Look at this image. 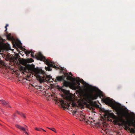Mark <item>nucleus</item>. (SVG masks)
I'll list each match as a JSON object with an SVG mask.
<instances>
[{"label": "nucleus", "instance_id": "e433bc0d", "mask_svg": "<svg viewBox=\"0 0 135 135\" xmlns=\"http://www.w3.org/2000/svg\"><path fill=\"white\" fill-rule=\"evenodd\" d=\"M42 130H43L44 131H45V132H46V131H45V130H44V129H42Z\"/></svg>", "mask_w": 135, "mask_h": 135}, {"label": "nucleus", "instance_id": "f257e3e1", "mask_svg": "<svg viewBox=\"0 0 135 135\" xmlns=\"http://www.w3.org/2000/svg\"><path fill=\"white\" fill-rule=\"evenodd\" d=\"M82 84L84 85L85 93L83 96L76 103L73 102L71 104L72 107L84 109V105L93 111V86L84 82L83 80Z\"/></svg>", "mask_w": 135, "mask_h": 135}, {"label": "nucleus", "instance_id": "c756f323", "mask_svg": "<svg viewBox=\"0 0 135 135\" xmlns=\"http://www.w3.org/2000/svg\"><path fill=\"white\" fill-rule=\"evenodd\" d=\"M68 99H69V100H71L72 99V97L71 96H69L68 97Z\"/></svg>", "mask_w": 135, "mask_h": 135}, {"label": "nucleus", "instance_id": "4be33fe9", "mask_svg": "<svg viewBox=\"0 0 135 135\" xmlns=\"http://www.w3.org/2000/svg\"><path fill=\"white\" fill-rule=\"evenodd\" d=\"M50 67V66H48V67H46L45 69L46 70L48 71H51L52 70L51 69V68Z\"/></svg>", "mask_w": 135, "mask_h": 135}, {"label": "nucleus", "instance_id": "f03ea898", "mask_svg": "<svg viewBox=\"0 0 135 135\" xmlns=\"http://www.w3.org/2000/svg\"><path fill=\"white\" fill-rule=\"evenodd\" d=\"M129 114H127L121 111L118 113V115L120 117L117 118L115 120L114 122L118 124L119 125L121 124L124 126L126 129L130 130V129L134 131V130L133 128H130L131 126H132L135 127V120L133 118L129 120L126 121L123 118V117L127 118Z\"/></svg>", "mask_w": 135, "mask_h": 135}, {"label": "nucleus", "instance_id": "a878e982", "mask_svg": "<svg viewBox=\"0 0 135 135\" xmlns=\"http://www.w3.org/2000/svg\"><path fill=\"white\" fill-rule=\"evenodd\" d=\"M48 128L49 129H51V130L54 131V132H56V130L54 128H52L51 129V128Z\"/></svg>", "mask_w": 135, "mask_h": 135}, {"label": "nucleus", "instance_id": "72a5a7b5", "mask_svg": "<svg viewBox=\"0 0 135 135\" xmlns=\"http://www.w3.org/2000/svg\"><path fill=\"white\" fill-rule=\"evenodd\" d=\"M25 134H26L27 135H28V134L27 132H25Z\"/></svg>", "mask_w": 135, "mask_h": 135}, {"label": "nucleus", "instance_id": "2eb2a0df", "mask_svg": "<svg viewBox=\"0 0 135 135\" xmlns=\"http://www.w3.org/2000/svg\"><path fill=\"white\" fill-rule=\"evenodd\" d=\"M16 127L21 131H26V129L25 128L18 125H16Z\"/></svg>", "mask_w": 135, "mask_h": 135}, {"label": "nucleus", "instance_id": "f3484780", "mask_svg": "<svg viewBox=\"0 0 135 135\" xmlns=\"http://www.w3.org/2000/svg\"><path fill=\"white\" fill-rule=\"evenodd\" d=\"M109 117L113 118H114L115 117V115L113 113H107V114Z\"/></svg>", "mask_w": 135, "mask_h": 135}, {"label": "nucleus", "instance_id": "2f4dec72", "mask_svg": "<svg viewBox=\"0 0 135 135\" xmlns=\"http://www.w3.org/2000/svg\"><path fill=\"white\" fill-rule=\"evenodd\" d=\"M6 49H9V46H6Z\"/></svg>", "mask_w": 135, "mask_h": 135}, {"label": "nucleus", "instance_id": "473e14b6", "mask_svg": "<svg viewBox=\"0 0 135 135\" xmlns=\"http://www.w3.org/2000/svg\"><path fill=\"white\" fill-rule=\"evenodd\" d=\"M5 27L6 28V30H5V31L6 32L7 31V27L6 26H5Z\"/></svg>", "mask_w": 135, "mask_h": 135}, {"label": "nucleus", "instance_id": "6e6552de", "mask_svg": "<svg viewBox=\"0 0 135 135\" xmlns=\"http://www.w3.org/2000/svg\"><path fill=\"white\" fill-rule=\"evenodd\" d=\"M99 104V103L98 100L95 102L93 101V113H94V108H96L99 109H101L100 107H99V105L98 104Z\"/></svg>", "mask_w": 135, "mask_h": 135}, {"label": "nucleus", "instance_id": "6ab92c4d", "mask_svg": "<svg viewBox=\"0 0 135 135\" xmlns=\"http://www.w3.org/2000/svg\"><path fill=\"white\" fill-rule=\"evenodd\" d=\"M56 79L57 81H61L63 79V78L62 76H60L57 77Z\"/></svg>", "mask_w": 135, "mask_h": 135}, {"label": "nucleus", "instance_id": "c85d7f7f", "mask_svg": "<svg viewBox=\"0 0 135 135\" xmlns=\"http://www.w3.org/2000/svg\"><path fill=\"white\" fill-rule=\"evenodd\" d=\"M31 57H34V52H33L31 51Z\"/></svg>", "mask_w": 135, "mask_h": 135}, {"label": "nucleus", "instance_id": "7ed1b4c3", "mask_svg": "<svg viewBox=\"0 0 135 135\" xmlns=\"http://www.w3.org/2000/svg\"><path fill=\"white\" fill-rule=\"evenodd\" d=\"M29 69L34 73V76L40 83L44 82L52 81H50L51 76L50 75H46L45 77V73L41 69L38 67L35 68H34V65H30L29 67Z\"/></svg>", "mask_w": 135, "mask_h": 135}, {"label": "nucleus", "instance_id": "b1692460", "mask_svg": "<svg viewBox=\"0 0 135 135\" xmlns=\"http://www.w3.org/2000/svg\"><path fill=\"white\" fill-rule=\"evenodd\" d=\"M21 44L22 43L21 42H16L15 43L16 45L18 47H20L19 46V45H21Z\"/></svg>", "mask_w": 135, "mask_h": 135}, {"label": "nucleus", "instance_id": "ddd939ff", "mask_svg": "<svg viewBox=\"0 0 135 135\" xmlns=\"http://www.w3.org/2000/svg\"><path fill=\"white\" fill-rule=\"evenodd\" d=\"M7 39L9 40L13 41L14 40V38L12 36H11V34L9 33L6 35Z\"/></svg>", "mask_w": 135, "mask_h": 135}, {"label": "nucleus", "instance_id": "5701e85b", "mask_svg": "<svg viewBox=\"0 0 135 135\" xmlns=\"http://www.w3.org/2000/svg\"><path fill=\"white\" fill-rule=\"evenodd\" d=\"M38 90H39L41 91V89H42V87L41 86H37L36 87V88Z\"/></svg>", "mask_w": 135, "mask_h": 135}, {"label": "nucleus", "instance_id": "1a4fd4ad", "mask_svg": "<svg viewBox=\"0 0 135 135\" xmlns=\"http://www.w3.org/2000/svg\"><path fill=\"white\" fill-rule=\"evenodd\" d=\"M75 83H71L70 82H68L66 81H65L64 82V85L65 86H68L69 85H71L73 88H74L75 89H76L74 85V84Z\"/></svg>", "mask_w": 135, "mask_h": 135}, {"label": "nucleus", "instance_id": "412c9836", "mask_svg": "<svg viewBox=\"0 0 135 135\" xmlns=\"http://www.w3.org/2000/svg\"><path fill=\"white\" fill-rule=\"evenodd\" d=\"M35 130L38 131H42V129L41 128L37 127H35Z\"/></svg>", "mask_w": 135, "mask_h": 135}, {"label": "nucleus", "instance_id": "393cba45", "mask_svg": "<svg viewBox=\"0 0 135 135\" xmlns=\"http://www.w3.org/2000/svg\"><path fill=\"white\" fill-rule=\"evenodd\" d=\"M3 46V43L1 42H0V49H1Z\"/></svg>", "mask_w": 135, "mask_h": 135}, {"label": "nucleus", "instance_id": "0eeeda50", "mask_svg": "<svg viewBox=\"0 0 135 135\" xmlns=\"http://www.w3.org/2000/svg\"><path fill=\"white\" fill-rule=\"evenodd\" d=\"M37 55L36 56L37 59L41 61H43L46 63V61L48 60L46 59L45 57L42 55V54L40 53H38L37 54Z\"/></svg>", "mask_w": 135, "mask_h": 135}, {"label": "nucleus", "instance_id": "c9c22d12", "mask_svg": "<svg viewBox=\"0 0 135 135\" xmlns=\"http://www.w3.org/2000/svg\"><path fill=\"white\" fill-rule=\"evenodd\" d=\"M69 74L70 75H72V74L71 73H69Z\"/></svg>", "mask_w": 135, "mask_h": 135}, {"label": "nucleus", "instance_id": "20e7f679", "mask_svg": "<svg viewBox=\"0 0 135 135\" xmlns=\"http://www.w3.org/2000/svg\"><path fill=\"white\" fill-rule=\"evenodd\" d=\"M45 96L48 100H50V99H52L56 103H60L64 109L66 108L68 109V108L69 107L70 105L69 103H68V102H65L62 99H58L56 96L55 94L52 95L50 93H46Z\"/></svg>", "mask_w": 135, "mask_h": 135}, {"label": "nucleus", "instance_id": "9d476101", "mask_svg": "<svg viewBox=\"0 0 135 135\" xmlns=\"http://www.w3.org/2000/svg\"><path fill=\"white\" fill-rule=\"evenodd\" d=\"M46 64L48 66H50L55 69L57 68V67L53 64L51 62L49 61L48 60H46Z\"/></svg>", "mask_w": 135, "mask_h": 135}, {"label": "nucleus", "instance_id": "cd10ccee", "mask_svg": "<svg viewBox=\"0 0 135 135\" xmlns=\"http://www.w3.org/2000/svg\"><path fill=\"white\" fill-rule=\"evenodd\" d=\"M72 78V77L70 76H68L67 77V79L69 80H71Z\"/></svg>", "mask_w": 135, "mask_h": 135}, {"label": "nucleus", "instance_id": "bb28decb", "mask_svg": "<svg viewBox=\"0 0 135 135\" xmlns=\"http://www.w3.org/2000/svg\"><path fill=\"white\" fill-rule=\"evenodd\" d=\"M28 61H29V62H33L34 61V60L32 59H29Z\"/></svg>", "mask_w": 135, "mask_h": 135}, {"label": "nucleus", "instance_id": "9b49d317", "mask_svg": "<svg viewBox=\"0 0 135 135\" xmlns=\"http://www.w3.org/2000/svg\"><path fill=\"white\" fill-rule=\"evenodd\" d=\"M83 113L82 112H81L80 113L79 115V117H80V121H83L85 120V116L83 114Z\"/></svg>", "mask_w": 135, "mask_h": 135}, {"label": "nucleus", "instance_id": "f704fd0d", "mask_svg": "<svg viewBox=\"0 0 135 135\" xmlns=\"http://www.w3.org/2000/svg\"><path fill=\"white\" fill-rule=\"evenodd\" d=\"M8 26V24H6L5 26H6V27H7Z\"/></svg>", "mask_w": 135, "mask_h": 135}, {"label": "nucleus", "instance_id": "58836bf2", "mask_svg": "<svg viewBox=\"0 0 135 135\" xmlns=\"http://www.w3.org/2000/svg\"><path fill=\"white\" fill-rule=\"evenodd\" d=\"M14 116H15V114H14Z\"/></svg>", "mask_w": 135, "mask_h": 135}, {"label": "nucleus", "instance_id": "4468645a", "mask_svg": "<svg viewBox=\"0 0 135 135\" xmlns=\"http://www.w3.org/2000/svg\"><path fill=\"white\" fill-rule=\"evenodd\" d=\"M20 64L22 65H25L27 63V61L26 60L22 59L20 61Z\"/></svg>", "mask_w": 135, "mask_h": 135}, {"label": "nucleus", "instance_id": "4c0bfd02", "mask_svg": "<svg viewBox=\"0 0 135 135\" xmlns=\"http://www.w3.org/2000/svg\"><path fill=\"white\" fill-rule=\"evenodd\" d=\"M16 55H18V54H16Z\"/></svg>", "mask_w": 135, "mask_h": 135}, {"label": "nucleus", "instance_id": "39448f33", "mask_svg": "<svg viewBox=\"0 0 135 135\" xmlns=\"http://www.w3.org/2000/svg\"><path fill=\"white\" fill-rule=\"evenodd\" d=\"M103 92L96 86H93V100L97 99L99 97L101 98V97H103Z\"/></svg>", "mask_w": 135, "mask_h": 135}, {"label": "nucleus", "instance_id": "423d86ee", "mask_svg": "<svg viewBox=\"0 0 135 135\" xmlns=\"http://www.w3.org/2000/svg\"><path fill=\"white\" fill-rule=\"evenodd\" d=\"M102 101L105 104L108 105L110 107H115V105L113 102V100L107 97L105 98H102Z\"/></svg>", "mask_w": 135, "mask_h": 135}, {"label": "nucleus", "instance_id": "aec40b11", "mask_svg": "<svg viewBox=\"0 0 135 135\" xmlns=\"http://www.w3.org/2000/svg\"><path fill=\"white\" fill-rule=\"evenodd\" d=\"M31 52V51L30 50H26L25 51V54L27 55H28L30 54Z\"/></svg>", "mask_w": 135, "mask_h": 135}, {"label": "nucleus", "instance_id": "a211bd4d", "mask_svg": "<svg viewBox=\"0 0 135 135\" xmlns=\"http://www.w3.org/2000/svg\"><path fill=\"white\" fill-rule=\"evenodd\" d=\"M16 113V114L20 115L22 117L24 118H26L25 115L24 114L20 113L19 111H17Z\"/></svg>", "mask_w": 135, "mask_h": 135}, {"label": "nucleus", "instance_id": "f8f14e48", "mask_svg": "<svg viewBox=\"0 0 135 135\" xmlns=\"http://www.w3.org/2000/svg\"><path fill=\"white\" fill-rule=\"evenodd\" d=\"M92 118H90V117L89 118V119H88V120H85V121L86 122V123L87 124H88L89 125H90V126L91 127H92Z\"/></svg>", "mask_w": 135, "mask_h": 135}, {"label": "nucleus", "instance_id": "7c9ffc66", "mask_svg": "<svg viewBox=\"0 0 135 135\" xmlns=\"http://www.w3.org/2000/svg\"><path fill=\"white\" fill-rule=\"evenodd\" d=\"M76 81L77 83L79 85H80V83H79V81L78 80H76Z\"/></svg>", "mask_w": 135, "mask_h": 135}, {"label": "nucleus", "instance_id": "dca6fc26", "mask_svg": "<svg viewBox=\"0 0 135 135\" xmlns=\"http://www.w3.org/2000/svg\"><path fill=\"white\" fill-rule=\"evenodd\" d=\"M1 103L3 105H7V106L8 108H11L10 106L4 100H1Z\"/></svg>", "mask_w": 135, "mask_h": 135}]
</instances>
